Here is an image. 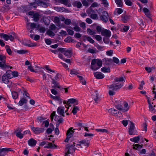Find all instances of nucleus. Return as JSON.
Listing matches in <instances>:
<instances>
[{"mask_svg":"<svg viewBox=\"0 0 156 156\" xmlns=\"http://www.w3.org/2000/svg\"><path fill=\"white\" fill-rule=\"evenodd\" d=\"M115 2L118 7H122L123 5L122 0H115Z\"/></svg>","mask_w":156,"mask_h":156,"instance_id":"29","label":"nucleus"},{"mask_svg":"<svg viewBox=\"0 0 156 156\" xmlns=\"http://www.w3.org/2000/svg\"><path fill=\"white\" fill-rule=\"evenodd\" d=\"M31 129L34 133L36 134H38L44 132V129L42 128L35 127L34 126H32L31 127Z\"/></svg>","mask_w":156,"mask_h":156,"instance_id":"10","label":"nucleus"},{"mask_svg":"<svg viewBox=\"0 0 156 156\" xmlns=\"http://www.w3.org/2000/svg\"><path fill=\"white\" fill-rule=\"evenodd\" d=\"M85 39L90 43L93 44L94 42V41L90 37L87 36H85Z\"/></svg>","mask_w":156,"mask_h":156,"instance_id":"39","label":"nucleus"},{"mask_svg":"<svg viewBox=\"0 0 156 156\" xmlns=\"http://www.w3.org/2000/svg\"><path fill=\"white\" fill-rule=\"evenodd\" d=\"M108 112L112 115L115 116H121L122 114L119 111L113 108H111L108 110Z\"/></svg>","mask_w":156,"mask_h":156,"instance_id":"9","label":"nucleus"},{"mask_svg":"<svg viewBox=\"0 0 156 156\" xmlns=\"http://www.w3.org/2000/svg\"><path fill=\"white\" fill-rule=\"evenodd\" d=\"M67 31L69 35H73L74 34V31L70 29H67Z\"/></svg>","mask_w":156,"mask_h":156,"instance_id":"63","label":"nucleus"},{"mask_svg":"<svg viewBox=\"0 0 156 156\" xmlns=\"http://www.w3.org/2000/svg\"><path fill=\"white\" fill-rule=\"evenodd\" d=\"M6 57L4 55H0V67L2 69H5L6 68H12V67L6 65L5 62Z\"/></svg>","mask_w":156,"mask_h":156,"instance_id":"3","label":"nucleus"},{"mask_svg":"<svg viewBox=\"0 0 156 156\" xmlns=\"http://www.w3.org/2000/svg\"><path fill=\"white\" fill-rule=\"evenodd\" d=\"M12 35H8L4 33H1L0 34V37L2 38H3L5 41H7L10 40L11 41H13L14 38L17 37V36L16 34L13 33Z\"/></svg>","mask_w":156,"mask_h":156,"instance_id":"4","label":"nucleus"},{"mask_svg":"<svg viewBox=\"0 0 156 156\" xmlns=\"http://www.w3.org/2000/svg\"><path fill=\"white\" fill-rule=\"evenodd\" d=\"M155 107V105L153 106L151 105H150V106H149V111L151 112L154 113L156 112V110L154 109V107Z\"/></svg>","mask_w":156,"mask_h":156,"instance_id":"38","label":"nucleus"},{"mask_svg":"<svg viewBox=\"0 0 156 156\" xmlns=\"http://www.w3.org/2000/svg\"><path fill=\"white\" fill-rule=\"evenodd\" d=\"M108 15L106 11H104L102 14L100 16V20L105 23L108 21Z\"/></svg>","mask_w":156,"mask_h":156,"instance_id":"6","label":"nucleus"},{"mask_svg":"<svg viewBox=\"0 0 156 156\" xmlns=\"http://www.w3.org/2000/svg\"><path fill=\"white\" fill-rule=\"evenodd\" d=\"M27 101V100L24 98H22L19 101L18 104L20 106H22L24 104H26Z\"/></svg>","mask_w":156,"mask_h":156,"instance_id":"26","label":"nucleus"},{"mask_svg":"<svg viewBox=\"0 0 156 156\" xmlns=\"http://www.w3.org/2000/svg\"><path fill=\"white\" fill-rule=\"evenodd\" d=\"M54 21L55 23H56L57 26H60V20L58 17H55L54 18Z\"/></svg>","mask_w":156,"mask_h":156,"instance_id":"41","label":"nucleus"},{"mask_svg":"<svg viewBox=\"0 0 156 156\" xmlns=\"http://www.w3.org/2000/svg\"><path fill=\"white\" fill-rule=\"evenodd\" d=\"M70 73L71 75H77L78 74L77 71L76 69H73L71 70L70 72Z\"/></svg>","mask_w":156,"mask_h":156,"instance_id":"50","label":"nucleus"},{"mask_svg":"<svg viewBox=\"0 0 156 156\" xmlns=\"http://www.w3.org/2000/svg\"><path fill=\"white\" fill-rule=\"evenodd\" d=\"M129 15L123 14L122 15V20L124 23H126L129 19Z\"/></svg>","mask_w":156,"mask_h":156,"instance_id":"20","label":"nucleus"},{"mask_svg":"<svg viewBox=\"0 0 156 156\" xmlns=\"http://www.w3.org/2000/svg\"><path fill=\"white\" fill-rule=\"evenodd\" d=\"M93 98L94 99L96 103H98V102L99 101L98 95L96 92L95 93L94 95H93Z\"/></svg>","mask_w":156,"mask_h":156,"instance_id":"40","label":"nucleus"},{"mask_svg":"<svg viewBox=\"0 0 156 156\" xmlns=\"http://www.w3.org/2000/svg\"><path fill=\"white\" fill-rule=\"evenodd\" d=\"M101 71L104 73H109L110 72V68H107L105 67H104L101 69Z\"/></svg>","mask_w":156,"mask_h":156,"instance_id":"35","label":"nucleus"},{"mask_svg":"<svg viewBox=\"0 0 156 156\" xmlns=\"http://www.w3.org/2000/svg\"><path fill=\"white\" fill-rule=\"evenodd\" d=\"M87 32L90 35H93L96 34L95 31L92 30L90 28H88L87 29Z\"/></svg>","mask_w":156,"mask_h":156,"instance_id":"44","label":"nucleus"},{"mask_svg":"<svg viewBox=\"0 0 156 156\" xmlns=\"http://www.w3.org/2000/svg\"><path fill=\"white\" fill-rule=\"evenodd\" d=\"M90 17L93 19H96L97 18L98 15L96 14L93 13L91 14Z\"/></svg>","mask_w":156,"mask_h":156,"instance_id":"64","label":"nucleus"},{"mask_svg":"<svg viewBox=\"0 0 156 156\" xmlns=\"http://www.w3.org/2000/svg\"><path fill=\"white\" fill-rule=\"evenodd\" d=\"M104 65L109 66L113 63V60L111 58H105L102 59V61Z\"/></svg>","mask_w":156,"mask_h":156,"instance_id":"12","label":"nucleus"},{"mask_svg":"<svg viewBox=\"0 0 156 156\" xmlns=\"http://www.w3.org/2000/svg\"><path fill=\"white\" fill-rule=\"evenodd\" d=\"M113 62H114L116 64H118L119 62V59L115 57H114L113 58Z\"/></svg>","mask_w":156,"mask_h":156,"instance_id":"61","label":"nucleus"},{"mask_svg":"<svg viewBox=\"0 0 156 156\" xmlns=\"http://www.w3.org/2000/svg\"><path fill=\"white\" fill-rule=\"evenodd\" d=\"M75 143H73V144H67L66 145L65 150V156H69V154L73 153L75 151Z\"/></svg>","mask_w":156,"mask_h":156,"instance_id":"2","label":"nucleus"},{"mask_svg":"<svg viewBox=\"0 0 156 156\" xmlns=\"http://www.w3.org/2000/svg\"><path fill=\"white\" fill-rule=\"evenodd\" d=\"M102 61L99 59H93L92 60L90 68L95 71L99 69L102 66Z\"/></svg>","mask_w":156,"mask_h":156,"instance_id":"1","label":"nucleus"},{"mask_svg":"<svg viewBox=\"0 0 156 156\" xmlns=\"http://www.w3.org/2000/svg\"><path fill=\"white\" fill-rule=\"evenodd\" d=\"M5 48L8 54L9 55H11L12 54V51L9 46L8 45H6L5 46Z\"/></svg>","mask_w":156,"mask_h":156,"instance_id":"36","label":"nucleus"},{"mask_svg":"<svg viewBox=\"0 0 156 156\" xmlns=\"http://www.w3.org/2000/svg\"><path fill=\"white\" fill-rule=\"evenodd\" d=\"M88 0H83L82 2L83 5L88 6L89 5L88 2H87Z\"/></svg>","mask_w":156,"mask_h":156,"instance_id":"62","label":"nucleus"},{"mask_svg":"<svg viewBox=\"0 0 156 156\" xmlns=\"http://www.w3.org/2000/svg\"><path fill=\"white\" fill-rule=\"evenodd\" d=\"M116 108L119 110L121 111L122 112V109H123V107L119 104H117L115 105Z\"/></svg>","mask_w":156,"mask_h":156,"instance_id":"55","label":"nucleus"},{"mask_svg":"<svg viewBox=\"0 0 156 156\" xmlns=\"http://www.w3.org/2000/svg\"><path fill=\"white\" fill-rule=\"evenodd\" d=\"M73 129H73V127H70L67 131L66 133V138L65 140L64 141L66 142H68L69 138L73 136V134L74 132V131Z\"/></svg>","mask_w":156,"mask_h":156,"instance_id":"7","label":"nucleus"},{"mask_svg":"<svg viewBox=\"0 0 156 156\" xmlns=\"http://www.w3.org/2000/svg\"><path fill=\"white\" fill-rule=\"evenodd\" d=\"M113 53V51L110 50L109 51H107L106 52V54L107 55L109 56H112Z\"/></svg>","mask_w":156,"mask_h":156,"instance_id":"60","label":"nucleus"},{"mask_svg":"<svg viewBox=\"0 0 156 156\" xmlns=\"http://www.w3.org/2000/svg\"><path fill=\"white\" fill-rule=\"evenodd\" d=\"M95 38L98 41H100L102 39V37L100 35H94Z\"/></svg>","mask_w":156,"mask_h":156,"instance_id":"59","label":"nucleus"},{"mask_svg":"<svg viewBox=\"0 0 156 156\" xmlns=\"http://www.w3.org/2000/svg\"><path fill=\"white\" fill-rule=\"evenodd\" d=\"M12 151L11 148H3L2 149H0V156H3V154L2 153L3 152H7L9 151Z\"/></svg>","mask_w":156,"mask_h":156,"instance_id":"21","label":"nucleus"},{"mask_svg":"<svg viewBox=\"0 0 156 156\" xmlns=\"http://www.w3.org/2000/svg\"><path fill=\"white\" fill-rule=\"evenodd\" d=\"M64 107H58L57 110V113L63 116H64Z\"/></svg>","mask_w":156,"mask_h":156,"instance_id":"17","label":"nucleus"},{"mask_svg":"<svg viewBox=\"0 0 156 156\" xmlns=\"http://www.w3.org/2000/svg\"><path fill=\"white\" fill-rule=\"evenodd\" d=\"M64 41L66 42L70 43L73 41V39L71 38V37L69 36L64 39Z\"/></svg>","mask_w":156,"mask_h":156,"instance_id":"47","label":"nucleus"},{"mask_svg":"<svg viewBox=\"0 0 156 156\" xmlns=\"http://www.w3.org/2000/svg\"><path fill=\"white\" fill-rule=\"evenodd\" d=\"M79 143L80 144H79V147H80V148L82 147L81 144L83 146H88L89 145V143L88 141L86 142L85 140H82L80 141Z\"/></svg>","mask_w":156,"mask_h":156,"instance_id":"22","label":"nucleus"},{"mask_svg":"<svg viewBox=\"0 0 156 156\" xmlns=\"http://www.w3.org/2000/svg\"><path fill=\"white\" fill-rule=\"evenodd\" d=\"M37 141L33 138H31L28 141L29 145L31 147L34 146L37 143Z\"/></svg>","mask_w":156,"mask_h":156,"instance_id":"19","label":"nucleus"},{"mask_svg":"<svg viewBox=\"0 0 156 156\" xmlns=\"http://www.w3.org/2000/svg\"><path fill=\"white\" fill-rule=\"evenodd\" d=\"M124 1L126 5L129 6L132 5V3L131 0H124Z\"/></svg>","mask_w":156,"mask_h":156,"instance_id":"54","label":"nucleus"},{"mask_svg":"<svg viewBox=\"0 0 156 156\" xmlns=\"http://www.w3.org/2000/svg\"><path fill=\"white\" fill-rule=\"evenodd\" d=\"M35 3L38 5L41 6L43 7L46 8L48 6V4L40 0H36Z\"/></svg>","mask_w":156,"mask_h":156,"instance_id":"16","label":"nucleus"},{"mask_svg":"<svg viewBox=\"0 0 156 156\" xmlns=\"http://www.w3.org/2000/svg\"><path fill=\"white\" fill-rule=\"evenodd\" d=\"M64 55L67 58H70L71 56L72 52L71 50L69 49L66 50L64 53Z\"/></svg>","mask_w":156,"mask_h":156,"instance_id":"24","label":"nucleus"},{"mask_svg":"<svg viewBox=\"0 0 156 156\" xmlns=\"http://www.w3.org/2000/svg\"><path fill=\"white\" fill-rule=\"evenodd\" d=\"M40 15L38 13H34L33 15V20L35 22H37L39 19Z\"/></svg>","mask_w":156,"mask_h":156,"instance_id":"27","label":"nucleus"},{"mask_svg":"<svg viewBox=\"0 0 156 156\" xmlns=\"http://www.w3.org/2000/svg\"><path fill=\"white\" fill-rule=\"evenodd\" d=\"M115 81L116 82H121L122 81L125 82V80L124 77L121 76L119 77H116L115 79Z\"/></svg>","mask_w":156,"mask_h":156,"instance_id":"32","label":"nucleus"},{"mask_svg":"<svg viewBox=\"0 0 156 156\" xmlns=\"http://www.w3.org/2000/svg\"><path fill=\"white\" fill-rule=\"evenodd\" d=\"M101 34L102 36H105V37H110L111 35V33L109 30L104 29L102 30Z\"/></svg>","mask_w":156,"mask_h":156,"instance_id":"13","label":"nucleus"},{"mask_svg":"<svg viewBox=\"0 0 156 156\" xmlns=\"http://www.w3.org/2000/svg\"><path fill=\"white\" fill-rule=\"evenodd\" d=\"M121 25L123 27L122 31L123 32H126L129 29V26H124L123 24H121Z\"/></svg>","mask_w":156,"mask_h":156,"instance_id":"43","label":"nucleus"},{"mask_svg":"<svg viewBox=\"0 0 156 156\" xmlns=\"http://www.w3.org/2000/svg\"><path fill=\"white\" fill-rule=\"evenodd\" d=\"M38 30L41 33H44L45 29L44 27H38Z\"/></svg>","mask_w":156,"mask_h":156,"instance_id":"53","label":"nucleus"},{"mask_svg":"<svg viewBox=\"0 0 156 156\" xmlns=\"http://www.w3.org/2000/svg\"><path fill=\"white\" fill-rule=\"evenodd\" d=\"M57 147V146L55 144H53L51 143H48V144H46L44 147V148L54 149L56 148Z\"/></svg>","mask_w":156,"mask_h":156,"instance_id":"18","label":"nucleus"},{"mask_svg":"<svg viewBox=\"0 0 156 156\" xmlns=\"http://www.w3.org/2000/svg\"><path fill=\"white\" fill-rule=\"evenodd\" d=\"M79 80L80 83H82V84L85 85L86 84V82L84 78L80 76H79Z\"/></svg>","mask_w":156,"mask_h":156,"instance_id":"28","label":"nucleus"},{"mask_svg":"<svg viewBox=\"0 0 156 156\" xmlns=\"http://www.w3.org/2000/svg\"><path fill=\"white\" fill-rule=\"evenodd\" d=\"M87 125L84 124L79 123V127L81 126L82 128V129H83V128H84V129L87 131H88L89 130L88 129V127H86Z\"/></svg>","mask_w":156,"mask_h":156,"instance_id":"34","label":"nucleus"},{"mask_svg":"<svg viewBox=\"0 0 156 156\" xmlns=\"http://www.w3.org/2000/svg\"><path fill=\"white\" fill-rule=\"evenodd\" d=\"M50 28L51 30L54 31L55 30H57L58 29L54 24H52L50 26Z\"/></svg>","mask_w":156,"mask_h":156,"instance_id":"49","label":"nucleus"},{"mask_svg":"<svg viewBox=\"0 0 156 156\" xmlns=\"http://www.w3.org/2000/svg\"><path fill=\"white\" fill-rule=\"evenodd\" d=\"M133 148L134 149H140L142 147V146L140 145H139L138 144H133Z\"/></svg>","mask_w":156,"mask_h":156,"instance_id":"52","label":"nucleus"},{"mask_svg":"<svg viewBox=\"0 0 156 156\" xmlns=\"http://www.w3.org/2000/svg\"><path fill=\"white\" fill-rule=\"evenodd\" d=\"M130 126L129 128V133L130 135H135L134 132L135 126L134 124L131 121H130Z\"/></svg>","mask_w":156,"mask_h":156,"instance_id":"11","label":"nucleus"},{"mask_svg":"<svg viewBox=\"0 0 156 156\" xmlns=\"http://www.w3.org/2000/svg\"><path fill=\"white\" fill-rule=\"evenodd\" d=\"M16 135L17 137L19 138L20 139H22L23 137V133H22L21 132H16Z\"/></svg>","mask_w":156,"mask_h":156,"instance_id":"48","label":"nucleus"},{"mask_svg":"<svg viewBox=\"0 0 156 156\" xmlns=\"http://www.w3.org/2000/svg\"><path fill=\"white\" fill-rule=\"evenodd\" d=\"M95 130L98 132L108 133V130L106 129H96Z\"/></svg>","mask_w":156,"mask_h":156,"instance_id":"51","label":"nucleus"},{"mask_svg":"<svg viewBox=\"0 0 156 156\" xmlns=\"http://www.w3.org/2000/svg\"><path fill=\"white\" fill-rule=\"evenodd\" d=\"M94 76L97 79H102L105 77L104 74L101 72H96L94 73Z\"/></svg>","mask_w":156,"mask_h":156,"instance_id":"14","label":"nucleus"},{"mask_svg":"<svg viewBox=\"0 0 156 156\" xmlns=\"http://www.w3.org/2000/svg\"><path fill=\"white\" fill-rule=\"evenodd\" d=\"M109 37H105L103 38L104 42L106 44L109 43Z\"/></svg>","mask_w":156,"mask_h":156,"instance_id":"57","label":"nucleus"},{"mask_svg":"<svg viewBox=\"0 0 156 156\" xmlns=\"http://www.w3.org/2000/svg\"><path fill=\"white\" fill-rule=\"evenodd\" d=\"M9 79L5 75H3L2 77V82L5 84H8L9 82Z\"/></svg>","mask_w":156,"mask_h":156,"instance_id":"25","label":"nucleus"},{"mask_svg":"<svg viewBox=\"0 0 156 156\" xmlns=\"http://www.w3.org/2000/svg\"><path fill=\"white\" fill-rule=\"evenodd\" d=\"M8 10V6L6 5H4L0 9V11L4 12Z\"/></svg>","mask_w":156,"mask_h":156,"instance_id":"31","label":"nucleus"},{"mask_svg":"<svg viewBox=\"0 0 156 156\" xmlns=\"http://www.w3.org/2000/svg\"><path fill=\"white\" fill-rule=\"evenodd\" d=\"M18 75V72L16 71H12V76L13 77H16Z\"/></svg>","mask_w":156,"mask_h":156,"instance_id":"58","label":"nucleus"},{"mask_svg":"<svg viewBox=\"0 0 156 156\" xmlns=\"http://www.w3.org/2000/svg\"><path fill=\"white\" fill-rule=\"evenodd\" d=\"M140 139L139 136H135L133 138H131L130 139V140L134 142L135 143H138V141Z\"/></svg>","mask_w":156,"mask_h":156,"instance_id":"30","label":"nucleus"},{"mask_svg":"<svg viewBox=\"0 0 156 156\" xmlns=\"http://www.w3.org/2000/svg\"><path fill=\"white\" fill-rule=\"evenodd\" d=\"M12 95L13 98L14 99H17L18 97V93L16 91L12 92Z\"/></svg>","mask_w":156,"mask_h":156,"instance_id":"37","label":"nucleus"},{"mask_svg":"<svg viewBox=\"0 0 156 156\" xmlns=\"http://www.w3.org/2000/svg\"><path fill=\"white\" fill-rule=\"evenodd\" d=\"M124 107H123V109H122V112H125L128 111L129 108V106L128 105V103L124 101L123 102Z\"/></svg>","mask_w":156,"mask_h":156,"instance_id":"23","label":"nucleus"},{"mask_svg":"<svg viewBox=\"0 0 156 156\" xmlns=\"http://www.w3.org/2000/svg\"><path fill=\"white\" fill-rule=\"evenodd\" d=\"M16 52L19 54H24L27 52H28L27 50H17Z\"/></svg>","mask_w":156,"mask_h":156,"instance_id":"45","label":"nucleus"},{"mask_svg":"<svg viewBox=\"0 0 156 156\" xmlns=\"http://www.w3.org/2000/svg\"><path fill=\"white\" fill-rule=\"evenodd\" d=\"M52 80L51 83L52 84L54 85L55 87L59 88L60 90H65V92L66 93H67L68 91V87L64 88L60 86L59 83L57 82L54 79L51 78Z\"/></svg>","mask_w":156,"mask_h":156,"instance_id":"8","label":"nucleus"},{"mask_svg":"<svg viewBox=\"0 0 156 156\" xmlns=\"http://www.w3.org/2000/svg\"><path fill=\"white\" fill-rule=\"evenodd\" d=\"M123 85V83H113L111 85L108 86L109 89H112L114 91H116L118 89H120Z\"/></svg>","mask_w":156,"mask_h":156,"instance_id":"5","label":"nucleus"},{"mask_svg":"<svg viewBox=\"0 0 156 156\" xmlns=\"http://www.w3.org/2000/svg\"><path fill=\"white\" fill-rule=\"evenodd\" d=\"M46 33L50 37H53L55 35V33L50 30H48Z\"/></svg>","mask_w":156,"mask_h":156,"instance_id":"46","label":"nucleus"},{"mask_svg":"<svg viewBox=\"0 0 156 156\" xmlns=\"http://www.w3.org/2000/svg\"><path fill=\"white\" fill-rule=\"evenodd\" d=\"M75 103L76 105L77 104V100L74 98H71L69 99L67 101V105L70 107L71 106V104H73Z\"/></svg>","mask_w":156,"mask_h":156,"instance_id":"15","label":"nucleus"},{"mask_svg":"<svg viewBox=\"0 0 156 156\" xmlns=\"http://www.w3.org/2000/svg\"><path fill=\"white\" fill-rule=\"evenodd\" d=\"M30 27L31 29L32 30H33L35 28H38L39 25H37L35 23H30Z\"/></svg>","mask_w":156,"mask_h":156,"instance_id":"42","label":"nucleus"},{"mask_svg":"<svg viewBox=\"0 0 156 156\" xmlns=\"http://www.w3.org/2000/svg\"><path fill=\"white\" fill-rule=\"evenodd\" d=\"M50 126H51V125L52 126V128H53V129H51L50 128H48L47 129V132L48 134L51 133L52 132L53 130V129H54V126L53 125H52L51 124H50Z\"/></svg>","mask_w":156,"mask_h":156,"instance_id":"56","label":"nucleus"},{"mask_svg":"<svg viewBox=\"0 0 156 156\" xmlns=\"http://www.w3.org/2000/svg\"><path fill=\"white\" fill-rule=\"evenodd\" d=\"M4 75H5V76H6L9 79L12 78V71L11 70H9L7 71L5 74H4Z\"/></svg>","mask_w":156,"mask_h":156,"instance_id":"33","label":"nucleus"}]
</instances>
